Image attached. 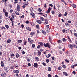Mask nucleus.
I'll return each mask as SVG.
<instances>
[{
	"instance_id": "nucleus-25",
	"label": "nucleus",
	"mask_w": 77,
	"mask_h": 77,
	"mask_svg": "<svg viewBox=\"0 0 77 77\" xmlns=\"http://www.w3.org/2000/svg\"><path fill=\"white\" fill-rule=\"evenodd\" d=\"M51 56V54H49L48 55L46 56V57L48 58L49 57Z\"/></svg>"
},
{
	"instance_id": "nucleus-24",
	"label": "nucleus",
	"mask_w": 77,
	"mask_h": 77,
	"mask_svg": "<svg viewBox=\"0 0 77 77\" xmlns=\"http://www.w3.org/2000/svg\"><path fill=\"white\" fill-rule=\"evenodd\" d=\"M7 43H10L11 42V40L10 39H8L7 40Z\"/></svg>"
},
{
	"instance_id": "nucleus-28",
	"label": "nucleus",
	"mask_w": 77,
	"mask_h": 77,
	"mask_svg": "<svg viewBox=\"0 0 77 77\" xmlns=\"http://www.w3.org/2000/svg\"><path fill=\"white\" fill-rule=\"evenodd\" d=\"M18 2V0H15V2H14V4L15 5L16 3H17Z\"/></svg>"
},
{
	"instance_id": "nucleus-26",
	"label": "nucleus",
	"mask_w": 77,
	"mask_h": 77,
	"mask_svg": "<svg viewBox=\"0 0 77 77\" xmlns=\"http://www.w3.org/2000/svg\"><path fill=\"white\" fill-rule=\"evenodd\" d=\"M63 73L64 74V75H65V76H68V74L66 73V72H63Z\"/></svg>"
},
{
	"instance_id": "nucleus-48",
	"label": "nucleus",
	"mask_w": 77,
	"mask_h": 77,
	"mask_svg": "<svg viewBox=\"0 0 77 77\" xmlns=\"http://www.w3.org/2000/svg\"><path fill=\"white\" fill-rule=\"evenodd\" d=\"M62 66L64 69L66 68V66L65 65H63Z\"/></svg>"
},
{
	"instance_id": "nucleus-51",
	"label": "nucleus",
	"mask_w": 77,
	"mask_h": 77,
	"mask_svg": "<svg viewBox=\"0 0 77 77\" xmlns=\"http://www.w3.org/2000/svg\"><path fill=\"white\" fill-rule=\"evenodd\" d=\"M66 31V29H63L62 30V32H63V33H65Z\"/></svg>"
},
{
	"instance_id": "nucleus-18",
	"label": "nucleus",
	"mask_w": 77,
	"mask_h": 77,
	"mask_svg": "<svg viewBox=\"0 0 77 77\" xmlns=\"http://www.w3.org/2000/svg\"><path fill=\"white\" fill-rule=\"evenodd\" d=\"M10 55L11 56H13V57H14V56H15V55L12 52H11V53H10Z\"/></svg>"
},
{
	"instance_id": "nucleus-42",
	"label": "nucleus",
	"mask_w": 77,
	"mask_h": 77,
	"mask_svg": "<svg viewBox=\"0 0 77 77\" xmlns=\"http://www.w3.org/2000/svg\"><path fill=\"white\" fill-rule=\"evenodd\" d=\"M18 43H21L22 42V40H19L18 41Z\"/></svg>"
},
{
	"instance_id": "nucleus-12",
	"label": "nucleus",
	"mask_w": 77,
	"mask_h": 77,
	"mask_svg": "<svg viewBox=\"0 0 77 77\" xmlns=\"http://www.w3.org/2000/svg\"><path fill=\"white\" fill-rule=\"evenodd\" d=\"M45 23H44V24H45V25L48 24V21L47 20L45 19Z\"/></svg>"
},
{
	"instance_id": "nucleus-27",
	"label": "nucleus",
	"mask_w": 77,
	"mask_h": 77,
	"mask_svg": "<svg viewBox=\"0 0 77 77\" xmlns=\"http://www.w3.org/2000/svg\"><path fill=\"white\" fill-rule=\"evenodd\" d=\"M35 59V60H36L37 61H39V59L38 57H36Z\"/></svg>"
},
{
	"instance_id": "nucleus-21",
	"label": "nucleus",
	"mask_w": 77,
	"mask_h": 77,
	"mask_svg": "<svg viewBox=\"0 0 77 77\" xmlns=\"http://www.w3.org/2000/svg\"><path fill=\"white\" fill-rule=\"evenodd\" d=\"M61 2H63V3H64V4H65V5H67L66 4V3L65 2V1H64V0H61Z\"/></svg>"
},
{
	"instance_id": "nucleus-53",
	"label": "nucleus",
	"mask_w": 77,
	"mask_h": 77,
	"mask_svg": "<svg viewBox=\"0 0 77 77\" xmlns=\"http://www.w3.org/2000/svg\"><path fill=\"white\" fill-rule=\"evenodd\" d=\"M29 21L28 20H27L26 21V24H29Z\"/></svg>"
},
{
	"instance_id": "nucleus-19",
	"label": "nucleus",
	"mask_w": 77,
	"mask_h": 77,
	"mask_svg": "<svg viewBox=\"0 0 77 77\" xmlns=\"http://www.w3.org/2000/svg\"><path fill=\"white\" fill-rule=\"evenodd\" d=\"M15 56H16V57L17 58H18L19 57V54H18V53H17L15 54Z\"/></svg>"
},
{
	"instance_id": "nucleus-44",
	"label": "nucleus",
	"mask_w": 77,
	"mask_h": 77,
	"mask_svg": "<svg viewBox=\"0 0 77 77\" xmlns=\"http://www.w3.org/2000/svg\"><path fill=\"white\" fill-rule=\"evenodd\" d=\"M62 14H61V13H60V14H59L58 15V17H61L62 16Z\"/></svg>"
},
{
	"instance_id": "nucleus-23",
	"label": "nucleus",
	"mask_w": 77,
	"mask_h": 77,
	"mask_svg": "<svg viewBox=\"0 0 77 77\" xmlns=\"http://www.w3.org/2000/svg\"><path fill=\"white\" fill-rule=\"evenodd\" d=\"M68 40L70 42H71V40L69 36H68Z\"/></svg>"
},
{
	"instance_id": "nucleus-30",
	"label": "nucleus",
	"mask_w": 77,
	"mask_h": 77,
	"mask_svg": "<svg viewBox=\"0 0 77 77\" xmlns=\"http://www.w3.org/2000/svg\"><path fill=\"white\" fill-rule=\"evenodd\" d=\"M42 32L43 33L44 35H46V32H45V31L44 30H42Z\"/></svg>"
},
{
	"instance_id": "nucleus-2",
	"label": "nucleus",
	"mask_w": 77,
	"mask_h": 77,
	"mask_svg": "<svg viewBox=\"0 0 77 77\" xmlns=\"http://www.w3.org/2000/svg\"><path fill=\"white\" fill-rule=\"evenodd\" d=\"M31 15L32 16V17L33 18H35V13L32 12L30 13Z\"/></svg>"
},
{
	"instance_id": "nucleus-11",
	"label": "nucleus",
	"mask_w": 77,
	"mask_h": 77,
	"mask_svg": "<svg viewBox=\"0 0 77 77\" xmlns=\"http://www.w3.org/2000/svg\"><path fill=\"white\" fill-rule=\"evenodd\" d=\"M36 22L38 23V24H41L42 23V21H41V20H36Z\"/></svg>"
},
{
	"instance_id": "nucleus-13",
	"label": "nucleus",
	"mask_w": 77,
	"mask_h": 77,
	"mask_svg": "<svg viewBox=\"0 0 77 77\" xmlns=\"http://www.w3.org/2000/svg\"><path fill=\"white\" fill-rule=\"evenodd\" d=\"M5 17H8V13L7 12H5Z\"/></svg>"
},
{
	"instance_id": "nucleus-35",
	"label": "nucleus",
	"mask_w": 77,
	"mask_h": 77,
	"mask_svg": "<svg viewBox=\"0 0 77 77\" xmlns=\"http://www.w3.org/2000/svg\"><path fill=\"white\" fill-rule=\"evenodd\" d=\"M40 20H41V21H44V20H45L44 18L43 17H40Z\"/></svg>"
},
{
	"instance_id": "nucleus-9",
	"label": "nucleus",
	"mask_w": 77,
	"mask_h": 77,
	"mask_svg": "<svg viewBox=\"0 0 77 77\" xmlns=\"http://www.w3.org/2000/svg\"><path fill=\"white\" fill-rule=\"evenodd\" d=\"M14 73H16L17 74H18V73L20 72L19 71V70H14Z\"/></svg>"
},
{
	"instance_id": "nucleus-64",
	"label": "nucleus",
	"mask_w": 77,
	"mask_h": 77,
	"mask_svg": "<svg viewBox=\"0 0 77 77\" xmlns=\"http://www.w3.org/2000/svg\"><path fill=\"white\" fill-rule=\"evenodd\" d=\"M48 77H51V74H48Z\"/></svg>"
},
{
	"instance_id": "nucleus-59",
	"label": "nucleus",
	"mask_w": 77,
	"mask_h": 77,
	"mask_svg": "<svg viewBox=\"0 0 77 77\" xmlns=\"http://www.w3.org/2000/svg\"><path fill=\"white\" fill-rule=\"evenodd\" d=\"M31 25H32V26H35V23H31Z\"/></svg>"
},
{
	"instance_id": "nucleus-60",
	"label": "nucleus",
	"mask_w": 77,
	"mask_h": 77,
	"mask_svg": "<svg viewBox=\"0 0 77 77\" xmlns=\"http://www.w3.org/2000/svg\"><path fill=\"white\" fill-rule=\"evenodd\" d=\"M51 13L52 14H54V13H55V12H54V11H51Z\"/></svg>"
},
{
	"instance_id": "nucleus-56",
	"label": "nucleus",
	"mask_w": 77,
	"mask_h": 77,
	"mask_svg": "<svg viewBox=\"0 0 77 77\" xmlns=\"http://www.w3.org/2000/svg\"><path fill=\"white\" fill-rule=\"evenodd\" d=\"M20 18H24V15H22L20 17Z\"/></svg>"
},
{
	"instance_id": "nucleus-58",
	"label": "nucleus",
	"mask_w": 77,
	"mask_h": 77,
	"mask_svg": "<svg viewBox=\"0 0 77 77\" xmlns=\"http://www.w3.org/2000/svg\"><path fill=\"white\" fill-rule=\"evenodd\" d=\"M23 9H24V8H26V6L25 5H23L22 6Z\"/></svg>"
},
{
	"instance_id": "nucleus-43",
	"label": "nucleus",
	"mask_w": 77,
	"mask_h": 77,
	"mask_svg": "<svg viewBox=\"0 0 77 77\" xmlns=\"http://www.w3.org/2000/svg\"><path fill=\"white\" fill-rule=\"evenodd\" d=\"M46 62L47 63H48L49 62V59H47L46 60Z\"/></svg>"
},
{
	"instance_id": "nucleus-46",
	"label": "nucleus",
	"mask_w": 77,
	"mask_h": 77,
	"mask_svg": "<svg viewBox=\"0 0 77 77\" xmlns=\"http://www.w3.org/2000/svg\"><path fill=\"white\" fill-rule=\"evenodd\" d=\"M65 62H66L67 63H69V61L68 60H67V59H66L65 60Z\"/></svg>"
},
{
	"instance_id": "nucleus-29",
	"label": "nucleus",
	"mask_w": 77,
	"mask_h": 77,
	"mask_svg": "<svg viewBox=\"0 0 77 77\" xmlns=\"http://www.w3.org/2000/svg\"><path fill=\"white\" fill-rule=\"evenodd\" d=\"M65 25L66 26H69V24L67 23H65Z\"/></svg>"
},
{
	"instance_id": "nucleus-55",
	"label": "nucleus",
	"mask_w": 77,
	"mask_h": 77,
	"mask_svg": "<svg viewBox=\"0 0 77 77\" xmlns=\"http://www.w3.org/2000/svg\"><path fill=\"white\" fill-rule=\"evenodd\" d=\"M74 35L76 37H77V33H74Z\"/></svg>"
},
{
	"instance_id": "nucleus-47",
	"label": "nucleus",
	"mask_w": 77,
	"mask_h": 77,
	"mask_svg": "<svg viewBox=\"0 0 77 77\" xmlns=\"http://www.w3.org/2000/svg\"><path fill=\"white\" fill-rule=\"evenodd\" d=\"M66 33H69V29H67V30H66Z\"/></svg>"
},
{
	"instance_id": "nucleus-34",
	"label": "nucleus",
	"mask_w": 77,
	"mask_h": 77,
	"mask_svg": "<svg viewBox=\"0 0 77 77\" xmlns=\"http://www.w3.org/2000/svg\"><path fill=\"white\" fill-rule=\"evenodd\" d=\"M72 7H73V8H76V5H75L72 4Z\"/></svg>"
},
{
	"instance_id": "nucleus-36",
	"label": "nucleus",
	"mask_w": 77,
	"mask_h": 77,
	"mask_svg": "<svg viewBox=\"0 0 77 77\" xmlns=\"http://www.w3.org/2000/svg\"><path fill=\"white\" fill-rule=\"evenodd\" d=\"M62 41L60 40H59L57 41V42H58V43H60V44H61V43H62Z\"/></svg>"
},
{
	"instance_id": "nucleus-33",
	"label": "nucleus",
	"mask_w": 77,
	"mask_h": 77,
	"mask_svg": "<svg viewBox=\"0 0 77 77\" xmlns=\"http://www.w3.org/2000/svg\"><path fill=\"white\" fill-rule=\"evenodd\" d=\"M20 7H21L20 6V5H18L17 6V9H20Z\"/></svg>"
},
{
	"instance_id": "nucleus-22",
	"label": "nucleus",
	"mask_w": 77,
	"mask_h": 77,
	"mask_svg": "<svg viewBox=\"0 0 77 77\" xmlns=\"http://www.w3.org/2000/svg\"><path fill=\"white\" fill-rule=\"evenodd\" d=\"M10 68L11 69H14V68H15V66L13 65L11 66L10 67Z\"/></svg>"
},
{
	"instance_id": "nucleus-3",
	"label": "nucleus",
	"mask_w": 77,
	"mask_h": 77,
	"mask_svg": "<svg viewBox=\"0 0 77 77\" xmlns=\"http://www.w3.org/2000/svg\"><path fill=\"white\" fill-rule=\"evenodd\" d=\"M1 75L2 77H6V74L5 72L2 73L1 74Z\"/></svg>"
},
{
	"instance_id": "nucleus-54",
	"label": "nucleus",
	"mask_w": 77,
	"mask_h": 77,
	"mask_svg": "<svg viewBox=\"0 0 77 77\" xmlns=\"http://www.w3.org/2000/svg\"><path fill=\"white\" fill-rule=\"evenodd\" d=\"M42 65L44 66H46V64L45 63H42Z\"/></svg>"
},
{
	"instance_id": "nucleus-31",
	"label": "nucleus",
	"mask_w": 77,
	"mask_h": 77,
	"mask_svg": "<svg viewBox=\"0 0 77 77\" xmlns=\"http://www.w3.org/2000/svg\"><path fill=\"white\" fill-rule=\"evenodd\" d=\"M36 27L37 28V29H39V25H36Z\"/></svg>"
},
{
	"instance_id": "nucleus-5",
	"label": "nucleus",
	"mask_w": 77,
	"mask_h": 77,
	"mask_svg": "<svg viewBox=\"0 0 77 77\" xmlns=\"http://www.w3.org/2000/svg\"><path fill=\"white\" fill-rule=\"evenodd\" d=\"M50 11H51V8H50V7H49L48 10L46 11V13H47V14L50 13Z\"/></svg>"
},
{
	"instance_id": "nucleus-40",
	"label": "nucleus",
	"mask_w": 77,
	"mask_h": 77,
	"mask_svg": "<svg viewBox=\"0 0 77 77\" xmlns=\"http://www.w3.org/2000/svg\"><path fill=\"white\" fill-rule=\"evenodd\" d=\"M15 13L16 14V15H19V12L17 11H15Z\"/></svg>"
},
{
	"instance_id": "nucleus-41",
	"label": "nucleus",
	"mask_w": 77,
	"mask_h": 77,
	"mask_svg": "<svg viewBox=\"0 0 77 77\" xmlns=\"http://www.w3.org/2000/svg\"><path fill=\"white\" fill-rule=\"evenodd\" d=\"M32 47L33 48H35V44H33L32 45Z\"/></svg>"
},
{
	"instance_id": "nucleus-7",
	"label": "nucleus",
	"mask_w": 77,
	"mask_h": 77,
	"mask_svg": "<svg viewBox=\"0 0 77 77\" xmlns=\"http://www.w3.org/2000/svg\"><path fill=\"white\" fill-rule=\"evenodd\" d=\"M37 51L38 56H41V51H40L39 50H38Z\"/></svg>"
},
{
	"instance_id": "nucleus-45",
	"label": "nucleus",
	"mask_w": 77,
	"mask_h": 77,
	"mask_svg": "<svg viewBox=\"0 0 77 77\" xmlns=\"http://www.w3.org/2000/svg\"><path fill=\"white\" fill-rule=\"evenodd\" d=\"M25 5H26V6H28V5H29V2H27L26 3V4H25Z\"/></svg>"
},
{
	"instance_id": "nucleus-10",
	"label": "nucleus",
	"mask_w": 77,
	"mask_h": 77,
	"mask_svg": "<svg viewBox=\"0 0 77 77\" xmlns=\"http://www.w3.org/2000/svg\"><path fill=\"white\" fill-rule=\"evenodd\" d=\"M4 69L7 72H8V71H9V69H8V67H4Z\"/></svg>"
},
{
	"instance_id": "nucleus-49",
	"label": "nucleus",
	"mask_w": 77,
	"mask_h": 77,
	"mask_svg": "<svg viewBox=\"0 0 77 77\" xmlns=\"http://www.w3.org/2000/svg\"><path fill=\"white\" fill-rule=\"evenodd\" d=\"M59 53L60 54H62V52L61 51H59Z\"/></svg>"
},
{
	"instance_id": "nucleus-57",
	"label": "nucleus",
	"mask_w": 77,
	"mask_h": 77,
	"mask_svg": "<svg viewBox=\"0 0 77 77\" xmlns=\"http://www.w3.org/2000/svg\"><path fill=\"white\" fill-rule=\"evenodd\" d=\"M21 27H22V29H23V28H24V25L22 24L21 25Z\"/></svg>"
},
{
	"instance_id": "nucleus-8",
	"label": "nucleus",
	"mask_w": 77,
	"mask_h": 77,
	"mask_svg": "<svg viewBox=\"0 0 77 77\" xmlns=\"http://www.w3.org/2000/svg\"><path fill=\"white\" fill-rule=\"evenodd\" d=\"M33 66H34V67H35V68H37V67L38 66V63H34V65H33Z\"/></svg>"
},
{
	"instance_id": "nucleus-52",
	"label": "nucleus",
	"mask_w": 77,
	"mask_h": 77,
	"mask_svg": "<svg viewBox=\"0 0 77 77\" xmlns=\"http://www.w3.org/2000/svg\"><path fill=\"white\" fill-rule=\"evenodd\" d=\"M3 18V17L2 14H0V19H2Z\"/></svg>"
},
{
	"instance_id": "nucleus-61",
	"label": "nucleus",
	"mask_w": 77,
	"mask_h": 77,
	"mask_svg": "<svg viewBox=\"0 0 77 77\" xmlns=\"http://www.w3.org/2000/svg\"><path fill=\"white\" fill-rule=\"evenodd\" d=\"M67 13L66 12H65V14H64V16H66V15H67Z\"/></svg>"
},
{
	"instance_id": "nucleus-15",
	"label": "nucleus",
	"mask_w": 77,
	"mask_h": 77,
	"mask_svg": "<svg viewBox=\"0 0 77 77\" xmlns=\"http://www.w3.org/2000/svg\"><path fill=\"white\" fill-rule=\"evenodd\" d=\"M35 32H31L30 35L31 36H33V35H35Z\"/></svg>"
},
{
	"instance_id": "nucleus-17",
	"label": "nucleus",
	"mask_w": 77,
	"mask_h": 77,
	"mask_svg": "<svg viewBox=\"0 0 77 77\" xmlns=\"http://www.w3.org/2000/svg\"><path fill=\"white\" fill-rule=\"evenodd\" d=\"M15 14L14 13H13L11 15V17L14 18V17H15Z\"/></svg>"
},
{
	"instance_id": "nucleus-4",
	"label": "nucleus",
	"mask_w": 77,
	"mask_h": 77,
	"mask_svg": "<svg viewBox=\"0 0 77 77\" xmlns=\"http://www.w3.org/2000/svg\"><path fill=\"white\" fill-rule=\"evenodd\" d=\"M1 65L2 67L3 68L4 67V62L3 61H1Z\"/></svg>"
},
{
	"instance_id": "nucleus-62",
	"label": "nucleus",
	"mask_w": 77,
	"mask_h": 77,
	"mask_svg": "<svg viewBox=\"0 0 77 77\" xmlns=\"http://www.w3.org/2000/svg\"><path fill=\"white\" fill-rule=\"evenodd\" d=\"M31 38H28V42H29L31 40Z\"/></svg>"
},
{
	"instance_id": "nucleus-1",
	"label": "nucleus",
	"mask_w": 77,
	"mask_h": 77,
	"mask_svg": "<svg viewBox=\"0 0 77 77\" xmlns=\"http://www.w3.org/2000/svg\"><path fill=\"white\" fill-rule=\"evenodd\" d=\"M44 46L45 47H48L50 48V44L48 43H47L46 44L44 43L43 44Z\"/></svg>"
},
{
	"instance_id": "nucleus-37",
	"label": "nucleus",
	"mask_w": 77,
	"mask_h": 77,
	"mask_svg": "<svg viewBox=\"0 0 77 77\" xmlns=\"http://www.w3.org/2000/svg\"><path fill=\"white\" fill-rule=\"evenodd\" d=\"M27 41L25 40V41L24 42V45H26V44H27Z\"/></svg>"
},
{
	"instance_id": "nucleus-63",
	"label": "nucleus",
	"mask_w": 77,
	"mask_h": 77,
	"mask_svg": "<svg viewBox=\"0 0 77 77\" xmlns=\"http://www.w3.org/2000/svg\"><path fill=\"white\" fill-rule=\"evenodd\" d=\"M47 32H50V29H48L47 30Z\"/></svg>"
},
{
	"instance_id": "nucleus-6",
	"label": "nucleus",
	"mask_w": 77,
	"mask_h": 77,
	"mask_svg": "<svg viewBox=\"0 0 77 77\" xmlns=\"http://www.w3.org/2000/svg\"><path fill=\"white\" fill-rule=\"evenodd\" d=\"M68 47L71 48V49H72V48H73V46L72 45L70 44V45H69Z\"/></svg>"
},
{
	"instance_id": "nucleus-32",
	"label": "nucleus",
	"mask_w": 77,
	"mask_h": 77,
	"mask_svg": "<svg viewBox=\"0 0 77 77\" xmlns=\"http://www.w3.org/2000/svg\"><path fill=\"white\" fill-rule=\"evenodd\" d=\"M30 11H31L32 12H33V11H34L32 7H31L30 8Z\"/></svg>"
},
{
	"instance_id": "nucleus-14",
	"label": "nucleus",
	"mask_w": 77,
	"mask_h": 77,
	"mask_svg": "<svg viewBox=\"0 0 77 77\" xmlns=\"http://www.w3.org/2000/svg\"><path fill=\"white\" fill-rule=\"evenodd\" d=\"M38 44L40 45L41 46L43 47V43H42V42H38Z\"/></svg>"
},
{
	"instance_id": "nucleus-50",
	"label": "nucleus",
	"mask_w": 77,
	"mask_h": 77,
	"mask_svg": "<svg viewBox=\"0 0 77 77\" xmlns=\"http://www.w3.org/2000/svg\"><path fill=\"white\" fill-rule=\"evenodd\" d=\"M63 41H66V39L65 38H63Z\"/></svg>"
},
{
	"instance_id": "nucleus-20",
	"label": "nucleus",
	"mask_w": 77,
	"mask_h": 77,
	"mask_svg": "<svg viewBox=\"0 0 77 77\" xmlns=\"http://www.w3.org/2000/svg\"><path fill=\"white\" fill-rule=\"evenodd\" d=\"M38 11L39 12H41L42 11V9L40 8H39L37 9Z\"/></svg>"
},
{
	"instance_id": "nucleus-39",
	"label": "nucleus",
	"mask_w": 77,
	"mask_h": 77,
	"mask_svg": "<svg viewBox=\"0 0 77 77\" xmlns=\"http://www.w3.org/2000/svg\"><path fill=\"white\" fill-rule=\"evenodd\" d=\"M48 71H51V67H49L48 68Z\"/></svg>"
},
{
	"instance_id": "nucleus-16",
	"label": "nucleus",
	"mask_w": 77,
	"mask_h": 77,
	"mask_svg": "<svg viewBox=\"0 0 77 77\" xmlns=\"http://www.w3.org/2000/svg\"><path fill=\"white\" fill-rule=\"evenodd\" d=\"M26 29L28 30H29V31H31V29L29 27H26Z\"/></svg>"
},
{
	"instance_id": "nucleus-38",
	"label": "nucleus",
	"mask_w": 77,
	"mask_h": 77,
	"mask_svg": "<svg viewBox=\"0 0 77 77\" xmlns=\"http://www.w3.org/2000/svg\"><path fill=\"white\" fill-rule=\"evenodd\" d=\"M5 27L7 29H9V26L8 25H5Z\"/></svg>"
}]
</instances>
